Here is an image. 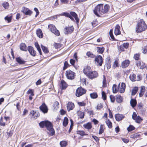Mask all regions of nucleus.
Instances as JSON below:
<instances>
[{
    "label": "nucleus",
    "instance_id": "43",
    "mask_svg": "<svg viewBox=\"0 0 147 147\" xmlns=\"http://www.w3.org/2000/svg\"><path fill=\"white\" fill-rule=\"evenodd\" d=\"M86 55L88 57H90L94 58L95 57V55L90 52H87Z\"/></svg>",
    "mask_w": 147,
    "mask_h": 147
},
{
    "label": "nucleus",
    "instance_id": "48",
    "mask_svg": "<svg viewBox=\"0 0 147 147\" xmlns=\"http://www.w3.org/2000/svg\"><path fill=\"white\" fill-rule=\"evenodd\" d=\"M69 64L67 61H65L64 63V66L63 67V69L65 70L66 69L68 66Z\"/></svg>",
    "mask_w": 147,
    "mask_h": 147
},
{
    "label": "nucleus",
    "instance_id": "12",
    "mask_svg": "<svg viewBox=\"0 0 147 147\" xmlns=\"http://www.w3.org/2000/svg\"><path fill=\"white\" fill-rule=\"evenodd\" d=\"M22 11L25 15L28 16H31L32 13V11L24 7H22Z\"/></svg>",
    "mask_w": 147,
    "mask_h": 147
},
{
    "label": "nucleus",
    "instance_id": "34",
    "mask_svg": "<svg viewBox=\"0 0 147 147\" xmlns=\"http://www.w3.org/2000/svg\"><path fill=\"white\" fill-rule=\"evenodd\" d=\"M140 136V135L136 133L131 135L130 138H134V139H136L137 138H138Z\"/></svg>",
    "mask_w": 147,
    "mask_h": 147
},
{
    "label": "nucleus",
    "instance_id": "45",
    "mask_svg": "<svg viewBox=\"0 0 147 147\" xmlns=\"http://www.w3.org/2000/svg\"><path fill=\"white\" fill-rule=\"evenodd\" d=\"M102 98L104 100H105L107 98V96L105 92L104 91L102 92Z\"/></svg>",
    "mask_w": 147,
    "mask_h": 147
},
{
    "label": "nucleus",
    "instance_id": "8",
    "mask_svg": "<svg viewBox=\"0 0 147 147\" xmlns=\"http://www.w3.org/2000/svg\"><path fill=\"white\" fill-rule=\"evenodd\" d=\"M130 79L132 81H140L141 80V78L139 75L137 76V77L136 75L134 74H131L129 76Z\"/></svg>",
    "mask_w": 147,
    "mask_h": 147
},
{
    "label": "nucleus",
    "instance_id": "18",
    "mask_svg": "<svg viewBox=\"0 0 147 147\" xmlns=\"http://www.w3.org/2000/svg\"><path fill=\"white\" fill-rule=\"evenodd\" d=\"M74 107V104L71 102H69L67 105V109L68 111L72 110Z\"/></svg>",
    "mask_w": 147,
    "mask_h": 147
},
{
    "label": "nucleus",
    "instance_id": "55",
    "mask_svg": "<svg viewBox=\"0 0 147 147\" xmlns=\"http://www.w3.org/2000/svg\"><path fill=\"white\" fill-rule=\"evenodd\" d=\"M137 116L136 113L135 112H134L132 115V119L134 120Z\"/></svg>",
    "mask_w": 147,
    "mask_h": 147
},
{
    "label": "nucleus",
    "instance_id": "60",
    "mask_svg": "<svg viewBox=\"0 0 147 147\" xmlns=\"http://www.w3.org/2000/svg\"><path fill=\"white\" fill-rule=\"evenodd\" d=\"M142 52L144 54L147 53V46L144 47Z\"/></svg>",
    "mask_w": 147,
    "mask_h": 147
},
{
    "label": "nucleus",
    "instance_id": "62",
    "mask_svg": "<svg viewBox=\"0 0 147 147\" xmlns=\"http://www.w3.org/2000/svg\"><path fill=\"white\" fill-rule=\"evenodd\" d=\"M139 55L138 54H136L134 56V57L136 60H138L139 58Z\"/></svg>",
    "mask_w": 147,
    "mask_h": 147
},
{
    "label": "nucleus",
    "instance_id": "7",
    "mask_svg": "<svg viewBox=\"0 0 147 147\" xmlns=\"http://www.w3.org/2000/svg\"><path fill=\"white\" fill-rule=\"evenodd\" d=\"M75 73L70 70L66 71V76L69 79L72 80L74 78Z\"/></svg>",
    "mask_w": 147,
    "mask_h": 147
},
{
    "label": "nucleus",
    "instance_id": "3",
    "mask_svg": "<svg viewBox=\"0 0 147 147\" xmlns=\"http://www.w3.org/2000/svg\"><path fill=\"white\" fill-rule=\"evenodd\" d=\"M61 16H64L66 17L69 18L71 21L75 22V20L77 23H78L79 22V19L78 17V15L74 11H70L69 13L68 12H64L60 14Z\"/></svg>",
    "mask_w": 147,
    "mask_h": 147
},
{
    "label": "nucleus",
    "instance_id": "31",
    "mask_svg": "<svg viewBox=\"0 0 147 147\" xmlns=\"http://www.w3.org/2000/svg\"><path fill=\"white\" fill-rule=\"evenodd\" d=\"M90 96L92 98L95 99L98 97V95L96 92H93L90 94Z\"/></svg>",
    "mask_w": 147,
    "mask_h": 147
},
{
    "label": "nucleus",
    "instance_id": "36",
    "mask_svg": "<svg viewBox=\"0 0 147 147\" xmlns=\"http://www.w3.org/2000/svg\"><path fill=\"white\" fill-rule=\"evenodd\" d=\"M77 134L81 136H86L87 134L85 133V132L83 131H77Z\"/></svg>",
    "mask_w": 147,
    "mask_h": 147
},
{
    "label": "nucleus",
    "instance_id": "24",
    "mask_svg": "<svg viewBox=\"0 0 147 147\" xmlns=\"http://www.w3.org/2000/svg\"><path fill=\"white\" fill-rule=\"evenodd\" d=\"M145 90V87L143 86H142L141 87V90L140 92L139 93V96L140 97L142 96Z\"/></svg>",
    "mask_w": 147,
    "mask_h": 147
},
{
    "label": "nucleus",
    "instance_id": "61",
    "mask_svg": "<svg viewBox=\"0 0 147 147\" xmlns=\"http://www.w3.org/2000/svg\"><path fill=\"white\" fill-rule=\"evenodd\" d=\"M34 10L36 12V14L35 15V17H36L39 14V12L38 10L36 8H34Z\"/></svg>",
    "mask_w": 147,
    "mask_h": 147
},
{
    "label": "nucleus",
    "instance_id": "11",
    "mask_svg": "<svg viewBox=\"0 0 147 147\" xmlns=\"http://www.w3.org/2000/svg\"><path fill=\"white\" fill-rule=\"evenodd\" d=\"M98 76L97 72L96 71H91L90 74L88 75V77L91 79L95 78Z\"/></svg>",
    "mask_w": 147,
    "mask_h": 147
},
{
    "label": "nucleus",
    "instance_id": "49",
    "mask_svg": "<svg viewBox=\"0 0 147 147\" xmlns=\"http://www.w3.org/2000/svg\"><path fill=\"white\" fill-rule=\"evenodd\" d=\"M113 29L110 30V32H109V34H110V36L111 38L112 39H114V36L113 34Z\"/></svg>",
    "mask_w": 147,
    "mask_h": 147
},
{
    "label": "nucleus",
    "instance_id": "17",
    "mask_svg": "<svg viewBox=\"0 0 147 147\" xmlns=\"http://www.w3.org/2000/svg\"><path fill=\"white\" fill-rule=\"evenodd\" d=\"M125 116L123 115L117 114L115 115V118L117 121H120L122 120L124 118Z\"/></svg>",
    "mask_w": 147,
    "mask_h": 147
},
{
    "label": "nucleus",
    "instance_id": "9",
    "mask_svg": "<svg viewBox=\"0 0 147 147\" xmlns=\"http://www.w3.org/2000/svg\"><path fill=\"white\" fill-rule=\"evenodd\" d=\"M95 61L97 65L99 66H101L103 62L102 57L100 55H98L95 58Z\"/></svg>",
    "mask_w": 147,
    "mask_h": 147
},
{
    "label": "nucleus",
    "instance_id": "20",
    "mask_svg": "<svg viewBox=\"0 0 147 147\" xmlns=\"http://www.w3.org/2000/svg\"><path fill=\"white\" fill-rule=\"evenodd\" d=\"M130 63L128 60H126L123 61L121 63V67L123 68H125L127 67Z\"/></svg>",
    "mask_w": 147,
    "mask_h": 147
},
{
    "label": "nucleus",
    "instance_id": "28",
    "mask_svg": "<svg viewBox=\"0 0 147 147\" xmlns=\"http://www.w3.org/2000/svg\"><path fill=\"white\" fill-rule=\"evenodd\" d=\"M20 48L21 50L26 51L27 49L26 48V45L23 43H21L20 45Z\"/></svg>",
    "mask_w": 147,
    "mask_h": 147
},
{
    "label": "nucleus",
    "instance_id": "54",
    "mask_svg": "<svg viewBox=\"0 0 147 147\" xmlns=\"http://www.w3.org/2000/svg\"><path fill=\"white\" fill-rule=\"evenodd\" d=\"M123 47L125 49H127L128 48L129 44L128 43H124L122 45Z\"/></svg>",
    "mask_w": 147,
    "mask_h": 147
},
{
    "label": "nucleus",
    "instance_id": "64",
    "mask_svg": "<svg viewBox=\"0 0 147 147\" xmlns=\"http://www.w3.org/2000/svg\"><path fill=\"white\" fill-rule=\"evenodd\" d=\"M60 1L61 3L63 4H67L69 2L67 0H60Z\"/></svg>",
    "mask_w": 147,
    "mask_h": 147
},
{
    "label": "nucleus",
    "instance_id": "26",
    "mask_svg": "<svg viewBox=\"0 0 147 147\" xmlns=\"http://www.w3.org/2000/svg\"><path fill=\"white\" fill-rule=\"evenodd\" d=\"M116 101L118 103H120L122 102L123 100V98L122 97L119 95H117L116 96Z\"/></svg>",
    "mask_w": 147,
    "mask_h": 147
},
{
    "label": "nucleus",
    "instance_id": "5",
    "mask_svg": "<svg viewBox=\"0 0 147 147\" xmlns=\"http://www.w3.org/2000/svg\"><path fill=\"white\" fill-rule=\"evenodd\" d=\"M48 28L50 31L57 36L60 35V33L55 26L53 24H50L48 26Z\"/></svg>",
    "mask_w": 147,
    "mask_h": 147
},
{
    "label": "nucleus",
    "instance_id": "33",
    "mask_svg": "<svg viewBox=\"0 0 147 147\" xmlns=\"http://www.w3.org/2000/svg\"><path fill=\"white\" fill-rule=\"evenodd\" d=\"M105 122L106 124H107L109 128H111L112 127V124L111 122L109 119H107Z\"/></svg>",
    "mask_w": 147,
    "mask_h": 147
},
{
    "label": "nucleus",
    "instance_id": "32",
    "mask_svg": "<svg viewBox=\"0 0 147 147\" xmlns=\"http://www.w3.org/2000/svg\"><path fill=\"white\" fill-rule=\"evenodd\" d=\"M68 123V120L67 117H65L63 121V125L64 127H66Z\"/></svg>",
    "mask_w": 147,
    "mask_h": 147
},
{
    "label": "nucleus",
    "instance_id": "15",
    "mask_svg": "<svg viewBox=\"0 0 147 147\" xmlns=\"http://www.w3.org/2000/svg\"><path fill=\"white\" fill-rule=\"evenodd\" d=\"M28 50L30 54L31 55L34 57L35 56L36 52L32 47L30 46H28Z\"/></svg>",
    "mask_w": 147,
    "mask_h": 147
},
{
    "label": "nucleus",
    "instance_id": "4",
    "mask_svg": "<svg viewBox=\"0 0 147 147\" xmlns=\"http://www.w3.org/2000/svg\"><path fill=\"white\" fill-rule=\"evenodd\" d=\"M147 28V26L143 20H140L138 21L135 28L136 32L140 33L145 30Z\"/></svg>",
    "mask_w": 147,
    "mask_h": 147
},
{
    "label": "nucleus",
    "instance_id": "30",
    "mask_svg": "<svg viewBox=\"0 0 147 147\" xmlns=\"http://www.w3.org/2000/svg\"><path fill=\"white\" fill-rule=\"evenodd\" d=\"M35 46L39 52L40 55H42V52L38 43L37 42H35Z\"/></svg>",
    "mask_w": 147,
    "mask_h": 147
},
{
    "label": "nucleus",
    "instance_id": "27",
    "mask_svg": "<svg viewBox=\"0 0 147 147\" xmlns=\"http://www.w3.org/2000/svg\"><path fill=\"white\" fill-rule=\"evenodd\" d=\"M130 103L131 106L134 107H135L137 104V102L135 99H131L130 101Z\"/></svg>",
    "mask_w": 147,
    "mask_h": 147
},
{
    "label": "nucleus",
    "instance_id": "10",
    "mask_svg": "<svg viewBox=\"0 0 147 147\" xmlns=\"http://www.w3.org/2000/svg\"><path fill=\"white\" fill-rule=\"evenodd\" d=\"M126 88V86L124 83H122L121 84L119 83L118 86L119 92L121 93H123L124 92Z\"/></svg>",
    "mask_w": 147,
    "mask_h": 147
},
{
    "label": "nucleus",
    "instance_id": "35",
    "mask_svg": "<svg viewBox=\"0 0 147 147\" xmlns=\"http://www.w3.org/2000/svg\"><path fill=\"white\" fill-rule=\"evenodd\" d=\"M138 90V88L137 87H135L133 88L132 90L131 95H135L137 92Z\"/></svg>",
    "mask_w": 147,
    "mask_h": 147
},
{
    "label": "nucleus",
    "instance_id": "59",
    "mask_svg": "<svg viewBox=\"0 0 147 147\" xmlns=\"http://www.w3.org/2000/svg\"><path fill=\"white\" fill-rule=\"evenodd\" d=\"M78 104L80 106H85L86 105V103L84 102H79Z\"/></svg>",
    "mask_w": 147,
    "mask_h": 147
},
{
    "label": "nucleus",
    "instance_id": "38",
    "mask_svg": "<svg viewBox=\"0 0 147 147\" xmlns=\"http://www.w3.org/2000/svg\"><path fill=\"white\" fill-rule=\"evenodd\" d=\"M61 147H65L67 145V142L64 141H61L60 143Z\"/></svg>",
    "mask_w": 147,
    "mask_h": 147
},
{
    "label": "nucleus",
    "instance_id": "22",
    "mask_svg": "<svg viewBox=\"0 0 147 147\" xmlns=\"http://www.w3.org/2000/svg\"><path fill=\"white\" fill-rule=\"evenodd\" d=\"M83 127L85 128L88 130L90 129L92 127L91 123L90 122L84 124Z\"/></svg>",
    "mask_w": 147,
    "mask_h": 147
},
{
    "label": "nucleus",
    "instance_id": "2",
    "mask_svg": "<svg viewBox=\"0 0 147 147\" xmlns=\"http://www.w3.org/2000/svg\"><path fill=\"white\" fill-rule=\"evenodd\" d=\"M39 125L42 127L45 126L49 131L48 133L50 135L52 136L54 135L55 131L50 122L48 121H42L39 123Z\"/></svg>",
    "mask_w": 147,
    "mask_h": 147
},
{
    "label": "nucleus",
    "instance_id": "13",
    "mask_svg": "<svg viewBox=\"0 0 147 147\" xmlns=\"http://www.w3.org/2000/svg\"><path fill=\"white\" fill-rule=\"evenodd\" d=\"M74 28L73 26L66 27L64 29V32L65 34L71 33L74 30Z\"/></svg>",
    "mask_w": 147,
    "mask_h": 147
},
{
    "label": "nucleus",
    "instance_id": "14",
    "mask_svg": "<svg viewBox=\"0 0 147 147\" xmlns=\"http://www.w3.org/2000/svg\"><path fill=\"white\" fill-rule=\"evenodd\" d=\"M40 110L44 113H47L48 112V108L47 106L43 103L39 107Z\"/></svg>",
    "mask_w": 147,
    "mask_h": 147
},
{
    "label": "nucleus",
    "instance_id": "1",
    "mask_svg": "<svg viewBox=\"0 0 147 147\" xmlns=\"http://www.w3.org/2000/svg\"><path fill=\"white\" fill-rule=\"evenodd\" d=\"M109 8V5L107 4H106L104 6L103 4H99L95 7L94 12L96 15L100 16V14L102 15L107 13Z\"/></svg>",
    "mask_w": 147,
    "mask_h": 147
},
{
    "label": "nucleus",
    "instance_id": "51",
    "mask_svg": "<svg viewBox=\"0 0 147 147\" xmlns=\"http://www.w3.org/2000/svg\"><path fill=\"white\" fill-rule=\"evenodd\" d=\"M118 66V62L117 61H115L114 62L113 67H114V68H115L117 67Z\"/></svg>",
    "mask_w": 147,
    "mask_h": 147
},
{
    "label": "nucleus",
    "instance_id": "46",
    "mask_svg": "<svg viewBox=\"0 0 147 147\" xmlns=\"http://www.w3.org/2000/svg\"><path fill=\"white\" fill-rule=\"evenodd\" d=\"M79 116L80 118L82 119L84 118V113L82 112H80L78 113Z\"/></svg>",
    "mask_w": 147,
    "mask_h": 147
},
{
    "label": "nucleus",
    "instance_id": "19",
    "mask_svg": "<svg viewBox=\"0 0 147 147\" xmlns=\"http://www.w3.org/2000/svg\"><path fill=\"white\" fill-rule=\"evenodd\" d=\"M120 29V26L119 25H117L115 27L114 30V33L115 35H117L121 34Z\"/></svg>",
    "mask_w": 147,
    "mask_h": 147
},
{
    "label": "nucleus",
    "instance_id": "44",
    "mask_svg": "<svg viewBox=\"0 0 147 147\" xmlns=\"http://www.w3.org/2000/svg\"><path fill=\"white\" fill-rule=\"evenodd\" d=\"M2 5L5 9L7 8L9 6V4L7 2H4L2 4Z\"/></svg>",
    "mask_w": 147,
    "mask_h": 147
},
{
    "label": "nucleus",
    "instance_id": "42",
    "mask_svg": "<svg viewBox=\"0 0 147 147\" xmlns=\"http://www.w3.org/2000/svg\"><path fill=\"white\" fill-rule=\"evenodd\" d=\"M134 120L137 123H140L141 121L142 120V119L140 116H138Z\"/></svg>",
    "mask_w": 147,
    "mask_h": 147
},
{
    "label": "nucleus",
    "instance_id": "63",
    "mask_svg": "<svg viewBox=\"0 0 147 147\" xmlns=\"http://www.w3.org/2000/svg\"><path fill=\"white\" fill-rule=\"evenodd\" d=\"M92 137L97 142H99V139L98 137L94 136H92Z\"/></svg>",
    "mask_w": 147,
    "mask_h": 147
},
{
    "label": "nucleus",
    "instance_id": "23",
    "mask_svg": "<svg viewBox=\"0 0 147 147\" xmlns=\"http://www.w3.org/2000/svg\"><path fill=\"white\" fill-rule=\"evenodd\" d=\"M36 34L39 38H42L43 37V34L41 29H39L36 31Z\"/></svg>",
    "mask_w": 147,
    "mask_h": 147
},
{
    "label": "nucleus",
    "instance_id": "58",
    "mask_svg": "<svg viewBox=\"0 0 147 147\" xmlns=\"http://www.w3.org/2000/svg\"><path fill=\"white\" fill-rule=\"evenodd\" d=\"M124 47H123L122 45H121L119 47V51H120L121 52V51H124Z\"/></svg>",
    "mask_w": 147,
    "mask_h": 147
},
{
    "label": "nucleus",
    "instance_id": "52",
    "mask_svg": "<svg viewBox=\"0 0 147 147\" xmlns=\"http://www.w3.org/2000/svg\"><path fill=\"white\" fill-rule=\"evenodd\" d=\"M0 125L2 126H4L5 125V123L3 121L2 118H1L0 119Z\"/></svg>",
    "mask_w": 147,
    "mask_h": 147
},
{
    "label": "nucleus",
    "instance_id": "56",
    "mask_svg": "<svg viewBox=\"0 0 147 147\" xmlns=\"http://www.w3.org/2000/svg\"><path fill=\"white\" fill-rule=\"evenodd\" d=\"M5 20H7L8 22H9L11 21V17L7 16L5 18Z\"/></svg>",
    "mask_w": 147,
    "mask_h": 147
},
{
    "label": "nucleus",
    "instance_id": "41",
    "mask_svg": "<svg viewBox=\"0 0 147 147\" xmlns=\"http://www.w3.org/2000/svg\"><path fill=\"white\" fill-rule=\"evenodd\" d=\"M135 129V127L131 125L127 128V129L129 131H131Z\"/></svg>",
    "mask_w": 147,
    "mask_h": 147
},
{
    "label": "nucleus",
    "instance_id": "37",
    "mask_svg": "<svg viewBox=\"0 0 147 147\" xmlns=\"http://www.w3.org/2000/svg\"><path fill=\"white\" fill-rule=\"evenodd\" d=\"M104 130V125H101L100 126L99 134H101L103 132Z\"/></svg>",
    "mask_w": 147,
    "mask_h": 147
},
{
    "label": "nucleus",
    "instance_id": "57",
    "mask_svg": "<svg viewBox=\"0 0 147 147\" xmlns=\"http://www.w3.org/2000/svg\"><path fill=\"white\" fill-rule=\"evenodd\" d=\"M103 107V106L102 104L100 103L98 104L97 106V109L98 110L100 109Z\"/></svg>",
    "mask_w": 147,
    "mask_h": 147
},
{
    "label": "nucleus",
    "instance_id": "16",
    "mask_svg": "<svg viewBox=\"0 0 147 147\" xmlns=\"http://www.w3.org/2000/svg\"><path fill=\"white\" fill-rule=\"evenodd\" d=\"M91 71V67L90 66H86L84 69V73L86 75V76L88 77V75L90 74V73Z\"/></svg>",
    "mask_w": 147,
    "mask_h": 147
},
{
    "label": "nucleus",
    "instance_id": "47",
    "mask_svg": "<svg viewBox=\"0 0 147 147\" xmlns=\"http://www.w3.org/2000/svg\"><path fill=\"white\" fill-rule=\"evenodd\" d=\"M110 98L111 102H115V99L114 96L112 95H111L110 96Z\"/></svg>",
    "mask_w": 147,
    "mask_h": 147
},
{
    "label": "nucleus",
    "instance_id": "53",
    "mask_svg": "<svg viewBox=\"0 0 147 147\" xmlns=\"http://www.w3.org/2000/svg\"><path fill=\"white\" fill-rule=\"evenodd\" d=\"M27 93L28 94H30L31 96H34V94L32 89H29L27 92Z\"/></svg>",
    "mask_w": 147,
    "mask_h": 147
},
{
    "label": "nucleus",
    "instance_id": "25",
    "mask_svg": "<svg viewBox=\"0 0 147 147\" xmlns=\"http://www.w3.org/2000/svg\"><path fill=\"white\" fill-rule=\"evenodd\" d=\"M16 61L20 64H24L25 62V61L20 57L16 58Z\"/></svg>",
    "mask_w": 147,
    "mask_h": 147
},
{
    "label": "nucleus",
    "instance_id": "21",
    "mask_svg": "<svg viewBox=\"0 0 147 147\" xmlns=\"http://www.w3.org/2000/svg\"><path fill=\"white\" fill-rule=\"evenodd\" d=\"M60 86L62 89H64L67 87V84L63 80H62L61 82Z\"/></svg>",
    "mask_w": 147,
    "mask_h": 147
},
{
    "label": "nucleus",
    "instance_id": "6",
    "mask_svg": "<svg viewBox=\"0 0 147 147\" xmlns=\"http://www.w3.org/2000/svg\"><path fill=\"white\" fill-rule=\"evenodd\" d=\"M86 90L82 88H79L76 91V96L78 97H80L85 94Z\"/></svg>",
    "mask_w": 147,
    "mask_h": 147
},
{
    "label": "nucleus",
    "instance_id": "50",
    "mask_svg": "<svg viewBox=\"0 0 147 147\" xmlns=\"http://www.w3.org/2000/svg\"><path fill=\"white\" fill-rule=\"evenodd\" d=\"M106 79L104 75L103 76V86H105L106 84Z\"/></svg>",
    "mask_w": 147,
    "mask_h": 147
},
{
    "label": "nucleus",
    "instance_id": "29",
    "mask_svg": "<svg viewBox=\"0 0 147 147\" xmlns=\"http://www.w3.org/2000/svg\"><path fill=\"white\" fill-rule=\"evenodd\" d=\"M117 86L115 84H113L112 87L113 92L114 93H116L118 91H119L118 87H117Z\"/></svg>",
    "mask_w": 147,
    "mask_h": 147
},
{
    "label": "nucleus",
    "instance_id": "39",
    "mask_svg": "<svg viewBox=\"0 0 147 147\" xmlns=\"http://www.w3.org/2000/svg\"><path fill=\"white\" fill-rule=\"evenodd\" d=\"M104 51V48L103 47L102 48H100V47H97V51L98 53H102Z\"/></svg>",
    "mask_w": 147,
    "mask_h": 147
},
{
    "label": "nucleus",
    "instance_id": "40",
    "mask_svg": "<svg viewBox=\"0 0 147 147\" xmlns=\"http://www.w3.org/2000/svg\"><path fill=\"white\" fill-rule=\"evenodd\" d=\"M41 48L45 53H48L49 51L48 50L47 48L43 46L42 45H41Z\"/></svg>",
    "mask_w": 147,
    "mask_h": 147
}]
</instances>
